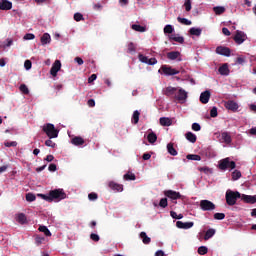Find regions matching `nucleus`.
<instances>
[{"label": "nucleus", "instance_id": "4c0bfd02", "mask_svg": "<svg viewBox=\"0 0 256 256\" xmlns=\"http://www.w3.org/2000/svg\"><path fill=\"white\" fill-rule=\"evenodd\" d=\"M213 11L216 15H223V13H225V7L216 6V7L213 8Z\"/></svg>", "mask_w": 256, "mask_h": 256}, {"label": "nucleus", "instance_id": "f03ea898", "mask_svg": "<svg viewBox=\"0 0 256 256\" xmlns=\"http://www.w3.org/2000/svg\"><path fill=\"white\" fill-rule=\"evenodd\" d=\"M42 131L47 135L48 139H57V137H59V130L51 123L44 124Z\"/></svg>", "mask_w": 256, "mask_h": 256}, {"label": "nucleus", "instance_id": "c03bdc74", "mask_svg": "<svg viewBox=\"0 0 256 256\" xmlns=\"http://www.w3.org/2000/svg\"><path fill=\"white\" fill-rule=\"evenodd\" d=\"M174 31H175V29L170 24H168L164 27L165 34L171 35V33H173Z\"/></svg>", "mask_w": 256, "mask_h": 256}, {"label": "nucleus", "instance_id": "8fccbe9b", "mask_svg": "<svg viewBox=\"0 0 256 256\" xmlns=\"http://www.w3.org/2000/svg\"><path fill=\"white\" fill-rule=\"evenodd\" d=\"M38 197H41V199H44V201L51 203V196L49 193L48 194H38Z\"/></svg>", "mask_w": 256, "mask_h": 256}, {"label": "nucleus", "instance_id": "c9c22d12", "mask_svg": "<svg viewBox=\"0 0 256 256\" xmlns=\"http://www.w3.org/2000/svg\"><path fill=\"white\" fill-rule=\"evenodd\" d=\"M123 179L125 181H135V179H137V177L135 176L134 173L128 172L123 176Z\"/></svg>", "mask_w": 256, "mask_h": 256}, {"label": "nucleus", "instance_id": "20e7f679", "mask_svg": "<svg viewBox=\"0 0 256 256\" xmlns=\"http://www.w3.org/2000/svg\"><path fill=\"white\" fill-rule=\"evenodd\" d=\"M218 167L220 171H227V169H235L237 164L235 161H231L230 158H224L219 161Z\"/></svg>", "mask_w": 256, "mask_h": 256}, {"label": "nucleus", "instance_id": "69168bd1", "mask_svg": "<svg viewBox=\"0 0 256 256\" xmlns=\"http://www.w3.org/2000/svg\"><path fill=\"white\" fill-rule=\"evenodd\" d=\"M48 170L51 171V172H55L57 171V165L56 164H50L49 167H48Z\"/></svg>", "mask_w": 256, "mask_h": 256}, {"label": "nucleus", "instance_id": "6ab92c4d", "mask_svg": "<svg viewBox=\"0 0 256 256\" xmlns=\"http://www.w3.org/2000/svg\"><path fill=\"white\" fill-rule=\"evenodd\" d=\"M159 123L162 127H171V125H173V120L167 117H161L159 119Z\"/></svg>", "mask_w": 256, "mask_h": 256}, {"label": "nucleus", "instance_id": "052dcab7", "mask_svg": "<svg viewBox=\"0 0 256 256\" xmlns=\"http://www.w3.org/2000/svg\"><path fill=\"white\" fill-rule=\"evenodd\" d=\"M90 239H91L92 241H95V243H97V242H99V240H100L101 238L99 237V235H97V234H95V233H92V234H90Z\"/></svg>", "mask_w": 256, "mask_h": 256}, {"label": "nucleus", "instance_id": "7ed1b4c3", "mask_svg": "<svg viewBox=\"0 0 256 256\" xmlns=\"http://www.w3.org/2000/svg\"><path fill=\"white\" fill-rule=\"evenodd\" d=\"M225 197L227 205L233 207V205H236L237 199H241V193L239 191L227 190Z\"/></svg>", "mask_w": 256, "mask_h": 256}, {"label": "nucleus", "instance_id": "f704fd0d", "mask_svg": "<svg viewBox=\"0 0 256 256\" xmlns=\"http://www.w3.org/2000/svg\"><path fill=\"white\" fill-rule=\"evenodd\" d=\"M147 140H148V143H155L157 141V134H155V132H151L148 134L147 136Z\"/></svg>", "mask_w": 256, "mask_h": 256}, {"label": "nucleus", "instance_id": "a211bd4d", "mask_svg": "<svg viewBox=\"0 0 256 256\" xmlns=\"http://www.w3.org/2000/svg\"><path fill=\"white\" fill-rule=\"evenodd\" d=\"M221 139L223 143H225L226 145H231L233 141V139L231 138V134H229V132H222Z\"/></svg>", "mask_w": 256, "mask_h": 256}, {"label": "nucleus", "instance_id": "a19ab883", "mask_svg": "<svg viewBox=\"0 0 256 256\" xmlns=\"http://www.w3.org/2000/svg\"><path fill=\"white\" fill-rule=\"evenodd\" d=\"M239 179H241V171H239V170H234V171L232 172V180H233V181H237V180H239Z\"/></svg>", "mask_w": 256, "mask_h": 256}, {"label": "nucleus", "instance_id": "58836bf2", "mask_svg": "<svg viewBox=\"0 0 256 256\" xmlns=\"http://www.w3.org/2000/svg\"><path fill=\"white\" fill-rule=\"evenodd\" d=\"M186 158L189 160V161H201V157L197 154H188L186 156Z\"/></svg>", "mask_w": 256, "mask_h": 256}, {"label": "nucleus", "instance_id": "680f3d73", "mask_svg": "<svg viewBox=\"0 0 256 256\" xmlns=\"http://www.w3.org/2000/svg\"><path fill=\"white\" fill-rule=\"evenodd\" d=\"M5 147H17V141L5 142Z\"/></svg>", "mask_w": 256, "mask_h": 256}, {"label": "nucleus", "instance_id": "bb28decb", "mask_svg": "<svg viewBox=\"0 0 256 256\" xmlns=\"http://www.w3.org/2000/svg\"><path fill=\"white\" fill-rule=\"evenodd\" d=\"M170 41H175L176 43H180L183 44L185 43V38H183L182 36H176L175 34H172L169 37Z\"/></svg>", "mask_w": 256, "mask_h": 256}, {"label": "nucleus", "instance_id": "473e14b6", "mask_svg": "<svg viewBox=\"0 0 256 256\" xmlns=\"http://www.w3.org/2000/svg\"><path fill=\"white\" fill-rule=\"evenodd\" d=\"M38 231H40V233H44L46 237H51V231L47 226H39Z\"/></svg>", "mask_w": 256, "mask_h": 256}, {"label": "nucleus", "instance_id": "c756f323", "mask_svg": "<svg viewBox=\"0 0 256 256\" xmlns=\"http://www.w3.org/2000/svg\"><path fill=\"white\" fill-rule=\"evenodd\" d=\"M167 151L170 155H172L173 157H177V150L175 149V147L173 146V143H168L167 144Z\"/></svg>", "mask_w": 256, "mask_h": 256}, {"label": "nucleus", "instance_id": "0eeeda50", "mask_svg": "<svg viewBox=\"0 0 256 256\" xmlns=\"http://www.w3.org/2000/svg\"><path fill=\"white\" fill-rule=\"evenodd\" d=\"M165 197H168V199H171L172 201H177V199H181V193L173 190H165L164 191Z\"/></svg>", "mask_w": 256, "mask_h": 256}, {"label": "nucleus", "instance_id": "5701e85b", "mask_svg": "<svg viewBox=\"0 0 256 256\" xmlns=\"http://www.w3.org/2000/svg\"><path fill=\"white\" fill-rule=\"evenodd\" d=\"M17 223H20V225H25L27 223V216L24 213H19L16 216Z\"/></svg>", "mask_w": 256, "mask_h": 256}, {"label": "nucleus", "instance_id": "bf43d9fd", "mask_svg": "<svg viewBox=\"0 0 256 256\" xmlns=\"http://www.w3.org/2000/svg\"><path fill=\"white\" fill-rule=\"evenodd\" d=\"M24 39H25V41H31V40L35 39V34L27 33V34L24 36Z\"/></svg>", "mask_w": 256, "mask_h": 256}, {"label": "nucleus", "instance_id": "0e129e2a", "mask_svg": "<svg viewBox=\"0 0 256 256\" xmlns=\"http://www.w3.org/2000/svg\"><path fill=\"white\" fill-rule=\"evenodd\" d=\"M146 65H157V58H148V62Z\"/></svg>", "mask_w": 256, "mask_h": 256}, {"label": "nucleus", "instance_id": "79ce46f5", "mask_svg": "<svg viewBox=\"0 0 256 256\" xmlns=\"http://www.w3.org/2000/svg\"><path fill=\"white\" fill-rule=\"evenodd\" d=\"M207 253H209V249L207 248V246H200L198 248L199 255H207Z\"/></svg>", "mask_w": 256, "mask_h": 256}, {"label": "nucleus", "instance_id": "e433bc0d", "mask_svg": "<svg viewBox=\"0 0 256 256\" xmlns=\"http://www.w3.org/2000/svg\"><path fill=\"white\" fill-rule=\"evenodd\" d=\"M139 115H141V113H139V110H135L133 112V116H132V123L134 125H137V123H139Z\"/></svg>", "mask_w": 256, "mask_h": 256}, {"label": "nucleus", "instance_id": "4be33fe9", "mask_svg": "<svg viewBox=\"0 0 256 256\" xmlns=\"http://www.w3.org/2000/svg\"><path fill=\"white\" fill-rule=\"evenodd\" d=\"M40 41L42 45H49V43H51V35H49V33H44L40 38Z\"/></svg>", "mask_w": 256, "mask_h": 256}, {"label": "nucleus", "instance_id": "aec40b11", "mask_svg": "<svg viewBox=\"0 0 256 256\" xmlns=\"http://www.w3.org/2000/svg\"><path fill=\"white\" fill-rule=\"evenodd\" d=\"M181 57V52L179 51H172L167 53V59L170 61H175V59H179Z\"/></svg>", "mask_w": 256, "mask_h": 256}, {"label": "nucleus", "instance_id": "dca6fc26", "mask_svg": "<svg viewBox=\"0 0 256 256\" xmlns=\"http://www.w3.org/2000/svg\"><path fill=\"white\" fill-rule=\"evenodd\" d=\"M193 225H194L193 222H181V221L176 222V227H178V229H191Z\"/></svg>", "mask_w": 256, "mask_h": 256}, {"label": "nucleus", "instance_id": "4d7b16f0", "mask_svg": "<svg viewBox=\"0 0 256 256\" xmlns=\"http://www.w3.org/2000/svg\"><path fill=\"white\" fill-rule=\"evenodd\" d=\"M32 66H33V63L31 62V60H26L24 62V67H25L26 71H29V69H31Z\"/></svg>", "mask_w": 256, "mask_h": 256}, {"label": "nucleus", "instance_id": "f257e3e1", "mask_svg": "<svg viewBox=\"0 0 256 256\" xmlns=\"http://www.w3.org/2000/svg\"><path fill=\"white\" fill-rule=\"evenodd\" d=\"M50 194V203H59V201H63V199H67V194L63 189H54L49 192Z\"/></svg>", "mask_w": 256, "mask_h": 256}, {"label": "nucleus", "instance_id": "423d86ee", "mask_svg": "<svg viewBox=\"0 0 256 256\" xmlns=\"http://www.w3.org/2000/svg\"><path fill=\"white\" fill-rule=\"evenodd\" d=\"M245 39H247V34L243 31L237 30L234 36V41L237 45H241Z\"/></svg>", "mask_w": 256, "mask_h": 256}, {"label": "nucleus", "instance_id": "ea45409f", "mask_svg": "<svg viewBox=\"0 0 256 256\" xmlns=\"http://www.w3.org/2000/svg\"><path fill=\"white\" fill-rule=\"evenodd\" d=\"M177 21H178V23H181L182 25H192L191 20H189L187 18L177 17Z\"/></svg>", "mask_w": 256, "mask_h": 256}, {"label": "nucleus", "instance_id": "7c9ffc66", "mask_svg": "<svg viewBox=\"0 0 256 256\" xmlns=\"http://www.w3.org/2000/svg\"><path fill=\"white\" fill-rule=\"evenodd\" d=\"M140 238L142 239V243H144V245H149V243H151V238H149L145 232L140 233Z\"/></svg>", "mask_w": 256, "mask_h": 256}, {"label": "nucleus", "instance_id": "39448f33", "mask_svg": "<svg viewBox=\"0 0 256 256\" xmlns=\"http://www.w3.org/2000/svg\"><path fill=\"white\" fill-rule=\"evenodd\" d=\"M200 209L202 211H215V204L209 200H201Z\"/></svg>", "mask_w": 256, "mask_h": 256}, {"label": "nucleus", "instance_id": "a878e982", "mask_svg": "<svg viewBox=\"0 0 256 256\" xmlns=\"http://www.w3.org/2000/svg\"><path fill=\"white\" fill-rule=\"evenodd\" d=\"M203 30L201 28L192 27L189 29L190 35H194L195 37H200Z\"/></svg>", "mask_w": 256, "mask_h": 256}, {"label": "nucleus", "instance_id": "f8f14e48", "mask_svg": "<svg viewBox=\"0 0 256 256\" xmlns=\"http://www.w3.org/2000/svg\"><path fill=\"white\" fill-rule=\"evenodd\" d=\"M209 99H211V92L209 90H205L200 94V103H203V105H207Z\"/></svg>", "mask_w": 256, "mask_h": 256}, {"label": "nucleus", "instance_id": "e2e57ef3", "mask_svg": "<svg viewBox=\"0 0 256 256\" xmlns=\"http://www.w3.org/2000/svg\"><path fill=\"white\" fill-rule=\"evenodd\" d=\"M192 130L193 131H201V125L199 123H193Z\"/></svg>", "mask_w": 256, "mask_h": 256}, {"label": "nucleus", "instance_id": "2f4dec72", "mask_svg": "<svg viewBox=\"0 0 256 256\" xmlns=\"http://www.w3.org/2000/svg\"><path fill=\"white\" fill-rule=\"evenodd\" d=\"M213 235H215V229L213 228L208 229L204 235V241H209V239H211Z\"/></svg>", "mask_w": 256, "mask_h": 256}, {"label": "nucleus", "instance_id": "5fc2aeb1", "mask_svg": "<svg viewBox=\"0 0 256 256\" xmlns=\"http://www.w3.org/2000/svg\"><path fill=\"white\" fill-rule=\"evenodd\" d=\"M167 205H168L167 198H162L159 202V207H162V209H165Z\"/></svg>", "mask_w": 256, "mask_h": 256}, {"label": "nucleus", "instance_id": "f3484780", "mask_svg": "<svg viewBox=\"0 0 256 256\" xmlns=\"http://www.w3.org/2000/svg\"><path fill=\"white\" fill-rule=\"evenodd\" d=\"M108 187H110V189H112V191H118V192L123 191V184H119L114 181L109 182Z\"/></svg>", "mask_w": 256, "mask_h": 256}, {"label": "nucleus", "instance_id": "774afa93", "mask_svg": "<svg viewBox=\"0 0 256 256\" xmlns=\"http://www.w3.org/2000/svg\"><path fill=\"white\" fill-rule=\"evenodd\" d=\"M87 105L90 107H95V100L94 99H89L87 102Z\"/></svg>", "mask_w": 256, "mask_h": 256}, {"label": "nucleus", "instance_id": "13d9d810", "mask_svg": "<svg viewBox=\"0 0 256 256\" xmlns=\"http://www.w3.org/2000/svg\"><path fill=\"white\" fill-rule=\"evenodd\" d=\"M217 115H219L218 112H217V107L214 106V107L210 110V117L215 118V117H217Z\"/></svg>", "mask_w": 256, "mask_h": 256}, {"label": "nucleus", "instance_id": "9d476101", "mask_svg": "<svg viewBox=\"0 0 256 256\" xmlns=\"http://www.w3.org/2000/svg\"><path fill=\"white\" fill-rule=\"evenodd\" d=\"M59 71H61V61L56 60L50 69V74L52 77H57V73H59Z\"/></svg>", "mask_w": 256, "mask_h": 256}, {"label": "nucleus", "instance_id": "a18cd8bd", "mask_svg": "<svg viewBox=\"0 0 256 256\" xmlns=\"http://www.w3.org/2000/svg\"><path fill=\"white\" fill-rule=\"evenodd\" d=\"M35 199H37L35 194H33V193H27L26 194V201H28L29 203L35 201Z\"/></svg>", "mask_w": 256, "mask_h": 256}, {"label": "nucleus", "instance_id": "338daca9", "mask_svg": "<svg viewBox=\"0 0 256 256\" xmlns=\"http://www.w3.org/2000/svg\"><path fill=\"white\" fill-rule=\"evenodd\" d=\"M97 79V74H92L89 78H88V83H93V81H95Z\"/></svg>", "mask_w": 256, "mask_h": 256}, {"label": "nucleus", "instance_id": "09e8293b", "mask_svg": "<svg viewBox=\"0 0 256 256\" xmlns=\"http://www.w3.org/2000/svg\"><path fill=\"white\" fill-rule=\"evenodd\" d=\"M214 219H216L217 221H223V219H225V213H215Z\"/></svg>", "mask_w": 256, "mask_h": 256}, {"label": "nucleus", "instance_id": "72a5a7b5", "mask_svg": "<svg viewBox=\"0 0 256 256\" xmlns=\"http://www.w3.org/2000/svg\"><path fill=\"white\" fill-rule=\"evenodd\" d=\"M132 29H133L134 31H138V33H145V31L147 30V29L145 28V26H141V25H139V24H133V25H132Z\"/></svg>", "mask_w": 256, "mask_h": 256}, {"label": "nucleus", "instance_id": "3c124183", "mask_svg": "<svg viewBox=\"0 0 256 256\" xmlns=\"http://www.w3.org/2000/svg\"><path fill=\"white\" fill-rule=\"evenodd\" d=\"M45 241V237L36 235L35 236V243L36 245H41Z\"/></svg>", "mask_w": 256, "mask_h": 256}, {"label": "nucleus", "instance_id": "9b49d317", "mask_svg": "<svg viewBox=\"0 0 256 256\" xmlns=\"http://www.w3.org/2000/svg\"><path fill=\"white\" fill-rule=\"evenodd\" d=\"M13 9V3L9 0L0 1V11H11Z\"/></svg>", "mask_w": 256, "mask_h": 256}, {"label": "nucleus", "instance_id": "ddd939ff", "mask_svg": "<svg viewBox=\"0 0 256 256\" xmlns=\"http://www.w3.org/2000/svg\"><path fill=\"white\" fill-rule=\"evenodd\" d=\"M225 107L229 111H233V113H235L239 109V104H237V102L233 100H228L227 102H225Z\"/></svg>", "mask_w": 256, "mask_h": 256}, {"label": "nucleus", "instance_id": "b1692460", "mask_svg": "<svg viewBox=\"0 0 256 256\" xmlns=\"http://www.w3.org/2000/svg\"><path fill=\"white\" fill-rule=\"evenodd\" d=\"M185 137L190 143H197V135H195L193 132H187Z\"/></svg>", "mask_w": 256, "mask_h": 256}, {"label": "nucleus", "instance_id": "37998d69", "mask_svg": "<svg viewBox=\"0 0 256 256\" xmlns=\"http://www.w3.org/2000/svg\"><path fill=\"white\" fill-rule=\"evenodd\" d=\"M19 89L24 95H29V88L27 87V85L21 84Z\"/></svg>", "mask_w": 256, "mask_h": 256}, {"label": "nucleus", "instance_id": "412c9836", "mask_svg": "<svg viewBox=\"0 0 256 256\" xmlns=\"http://www.w3.org/2000/svg\"><path fill=\"white\" fill-rule=\"evenodd\" d=\"M165 95L167 97H175L177 95V88L171 87V86L167 87L165 91Z\"/></svg>", "mask_w": 256, "mask_h": 256}, {"label": "nucleus", "instance_id": "6e6552de", "mask_svg": "<svg viewBox=\"0 0 256 256\" xmlns=\"http://www.w3.org/2000/svg\"><path fill=\"white\" fill-rule=\"evenodd\" d=\"M161 71L164 73V75H168V76L179 75V70L167 65H162Z\"/></svg>", "mask_w": 256, "mask_h": 256}, {"label": "nucleus", "instance_id": "49530a36", "mask_svg": "<svg viewBox=\"0 0 256 256\" xmlns=\"http://www.w3.org/2000/svg\"><path fill=\"white\" fill-rule=\"evenodd\" d=\"M45 145L46 147H51L52 149H55V147H57V144L53 142V140H51L50 138L45 141Z\"/></svg>", "mask_w": 256, "mask_h": 256}, {"label": "nucleus", "instance_id": "6e6d98bb", "mask_svg": "<svg viewBox=\"0 0 256 256\" xmlns=\"http://www.w3.org/2000/svg\"><path fill=\"white\" fill-rule=\"evenodd\" d=\"M138 59H139V61H141V63H146V65L149 60V58L147 56H144L143 54H139Z\"/></svg>", "mask_w": 256, "mask_h": 256}, {"label": "nucleus", "instance_id": "1a4fd4ad", "mask_svg": "<svg viewBox=\"0 0 256 256\" xmlns=\"http://www.w3.org/2000/svg\"><path fill=\"white\" fill-rule=\"evenodd\" d=\"M217 55H223L224 57H231V49L225 46H218L216 48Z\"/></svg>", "mask_w": 256, "mask_h": 256}, {"label": "nucleus", "instance_id": "de8ad7c7", "mask_svg": "<svg viewBox=\"0 0 256 256\" xmlns=\"http://www.w3.org/2000/svg\"><path fill=\"white\" fill-rule=\"evenodd\" d=\"M88 199L89 201H97V199H99V195L95 192H92L88 194Z\"/></svg>", "mask_w": 256, "mask_h": 256}, {"label": "nucleus", "instance_id": "864d4df0", "mask_svg": "<svg viewBox=\"0 0 256 256\" xmlns=\"http://www.w3.org/2000/svg\"><path fill=\"white\" fill-rule=\"evenodd\" d=\"M184 7H185V11H187V12L191 11V9H192L191 0H185Z\"/></svg>", "mask_w": 256, "mask_h": 256}, {"label": "nucleus", "instance_id": "c85d7f7f", "mask_svg": "<svg viewBox=\"0 0 256 256\" xmlns=\"http://www.w3.org/2000/svg\"><path fill=\"white\" fill-rule=\"evenodd\" d=\"M218 72L220 75H229V65L223 64L219 67Z\"/></svg>", "mask_w": 256, "mask_h": 256}, {"label": "nucleus", "instance_id": "4468645a", "mask_svg": "<svg viewBox=\"0 0 256 256\" xmlns=\"http://www.w3.org/2000/svg\"><path fill=\"white\" fill-rule=\"evenodd\" d=\"M241 200L244 201V203H250L253 205L256 203V196L242 194Z\"/></svg>", "mask_w": 256, "mask_h": 256}, {"label": "nucleus", "instance_id": "cd10ccee", "mask_svg": "<svg viewBox=\"0 0 256 256\" xmlns=\"http://www.w3.org/2000/svg\"><path fill=\"white\" fill-rule=\"evenodd\" d=\"M71 141H72V144L76 146L85 144V140L81 136H76Z\"/></svg>", "mask_w": 256, "mask_h": 256}, {"label": "nucleus", "instance_id": "2eb2a0df", "mask_svg": "<svg viewBox=\"0 0 256 256\" xmlns=\"http://www.w3.org/2000/svg\"><path fill=\"white\" fill-rule=\"evenodd\" d=\"M175 99H177V101H186L187 100V91H185L184 89H179L178 93L175 96Z\"/></svg>", "mask_w": 256, "mask_h": 256}, {"label": "nucleus", "instance_id": "393cba45", "mask_svg": "<svg viewBox=\"0 0 256 256\" xmlns=\"http://www.w3.org/2000/svg\"><path fill=\"white\" fill-rule=\"evenodd\" d=\"M136 51H137V45H135V43L133 42L128 43L127 53H130V55H135Z\"/></svg>", "mask_w": 256, "mask_h": 256}, {"label": "nucleus", "instance_id": "603ef678", "mask_svg": "<svg viewBox=\"0 0 256 256\" xmlns=\"http://www.w3.org/2000/svg\"><path fill=\"white\" fill-rule=\"evenodd\" d=\"M84 19H85V18H83V14H81V13H79V12H77V13L74 14V21L79 22V21H84Z\"/></svg>", "mask_w": 256, "mask_h": 256}]
</instances>
